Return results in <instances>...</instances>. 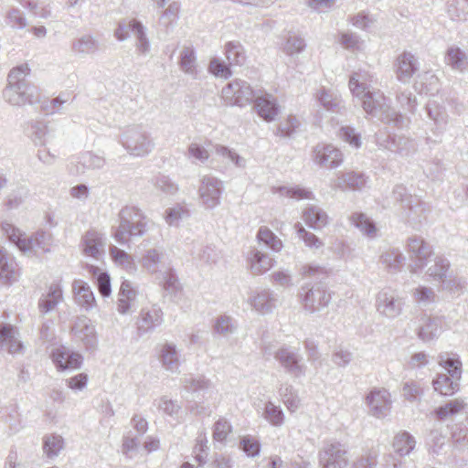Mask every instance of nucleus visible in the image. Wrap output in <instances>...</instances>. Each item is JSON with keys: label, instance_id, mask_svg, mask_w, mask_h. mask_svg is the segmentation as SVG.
Wrapping results in <instances>:
<instances>
[{"label": "nucleus", "instance_id": "nucleus-1", "mask_svg": "<svg viewBox=\"0 0 468 468\" xmlns=\"http://www.w3.org/2000/svg\"><path fill=\"white\" fill-rule=\"evenodd\" d=\"M362 102L364 111L372 116L378 117L382 122L397 128H402L409 122V119L396 112L387 103V97L380 90H365L359 96H355Z\"/></svg>", "mask_w": 468, "mask_h": 468}, {"label": "nucleus", "instance_id": "nucleus-2", "mask_svg": "<svg viewBox=\"0 0 468 468\" xmlns=\"http://www.w3.org/2000/svg\"><path fill=\"white\" fill-rule=\"evenodd\" d=\"M120 223L112 233L114 239L126 245L131 237H142L149 229L151 220L136 207H124L119 213Z\"/></svg>", "mask_w": 468, "mask_h": 468}, {"label": "nucleus", "instance_id": "nucleus-3", "mask_svg": "<svg viewBox=\"0 0 468 468\" xmlns=\"http://www.w3.org/2000/svg\"><path fill=\"white\" fill-rule=\"evenodd\" d=\"M119 143L130 155L134 157L149 155L155 146L151 133L143 124L127 126L120 135Z\"/></svg>", "mask_w": 468, "mask_h": 468}, {"label": "nucleus", "instance_id": "nucleus-4", "mask_svg": "<svg viewBox=\"0 0 468 468\" xmlns=\"http://www.w3.org/2000/svg\"><path fill=\"white\" fill-rule=\"evenodd\" d=\"M255 97L251 86L245 80L235 79L221 90L220 98L227 106L245 107L253 101Z\"/></svg>", "mask_w": 468, "mask_h": 468}, {"label": "nucleus", "instance_id": "nucleus-5", "mask_svg": "<svg viewBox=\"0 0 468 468\" xmlns=\"http://www.w3.org/2000/svg\"><path fill=\"white\" fill-rule=\"evenodd\" d=\"M299 300L306 313L315 314L328 306L332 296L330 292L320 284L305 285L301 288Z\"/></svg>", "mask_w": 468, "mask_h": 468}, {"label": "nucleus", "instance_id": "nucleus-6", "mask_svg": "<svg viewBox=\"0 0 468 468\" xmlns=\"http://www.w3.org/2000/svg\"><path fill=\"white\" fill-rule=\"evenodd\" d=\"M274 358L285 372L292 378H301L305 377L307 366L304 364L298 348L284 344L274 353Z\"/></svg>", "mask_w": 468, "mask_h": 468}, {"label": "nucleus", "instance_id": "nucleus-7", "mask_svg": "<svg viewBox=\"0 0 468 468\" xmlns=\"http://www.w3.org/2000/svg\"><path fill=\"white\" fill-rule=\"evenodd\" d=\"M224 182L212 175H205L199 180L197 195L200 204L206 209H214L221 203Z\"/></svg>", "mask_w": 468, "mask_h": 468}, {"label": "nucleus", "instance_id": "nucleus-8", "mask_svg": "<svg viewBox=\"0 0 468 468\" xmlns=\"http://www.w3.org/2000/svg\"><path fill=\"white\" fill-rule=\"evenodd\" d=\"M319 463L322 468H345L348 464L346 445L335 440L324 441L319 452Z\"/></svg>", "mask_w": 468, "mask_h": 468}, {"label": "nucleus", "instance_id": "nucleus-9", "mask_svg": "<svg viewBox=\"0 0 468 468\" xmlns=\"http://www.w3.org/2000/svg\"><path fill=\"white\" fill-rule=\"evenodd\" d=\"M407 246L412 261V263L409 265V271L412 274H418L427 266L428 259L432 254V249L420 237L409 238Z\"/></svg>", "mask_w": 468, "mask_h": 468}, {"label": "nucleus", "instance_id": "nucleus-10", "mask_svg": "<svg viewBox=\"0 0 468 468\" xmlns=\"http://www.w3.org/2000/svg\"><path fill=\"white\" fill-rule=\"evenodd\" d=\"M3 99L12 106L21 107L39 101L38 90L34 86H16L6 84L2 92Z\"/></svg>", "mask_w": 468, "mask_h": 468}, {"label": "nucleus", "instance_id": "nucleus-11", "mask_svg": "<svg viewBox=\"0 0 468 468\" xmlns=\"http://www.w3.org/2000/svg\"><path fill=\"white\" fill-rule=\"evenodd\" d=\"M376 309L380 315L394 319L402 313L403 302L395 291L386 288L377 294Z\"/></svg>", "mask_w": 468, "mask_h": 468}, {"label": "nucleus", "instance_id": "nucleus-12", "mask_svg": "<svg viewBox=\"0 0 468 468\" xmlns=\"http://www.w3.org/2000/svg\"><path fill=\"white\" fill-rule=\"evenodd\" d=\"M311 160L319 167L334 169L343 163L342 152L331 144H318L313 147Z\"/></svg>", "mask_w": 468, "mask_h": 468}, {"label": "nucleus", "instance_id": "nucleus-13", "mask_svg": "<svg viewBox=\"0 0 468 468\" xmlns=\"http://www.w3.org/2000/svg\"><path fill=\"white\" fill-rule=\"evenodd\" d=\"M107 237L94 229L87 230L81 238L80 248L83 255L100 261L105 254Z\"/></svg>", "mask_w": 468, "mask_h": 468}, {"label": "nucleus", "instance_id": "nucleus-14", "mask_svg": "<svg viewBox=\"0 0 468 468\" xmlns=\"http://www.w3.org/2000/svg\"><path fill=\"white\" fill-rule=\"evenodd\" d=\"M52 362L59 371L79 369L83 364V356L65 346L54 347L50 354Z\"/></svg>", "mask_w": 468, "mask_h": 468}, {"label": "nucleus", "instance_id": "nucleus-15", "mask_svg": "<svg viewBox=\"0 0 468 468\" xmlns=\"http://www.w3.org/2000/svg\"><path fill=\"white\" fill-rule=\"evenodd\" d=\"M72 331L74 335L82 343L86 350L95 351L98 347V335L95 324L86 316H81L75 322Z\"/></svg>", "mask_w": 468, "mask_h": 468}, {"label": "nucleus", "instance_id": "nucleus-16", "mask_svg": "<svg viewBox=\"0 0 468 468\" xmlns=\"http://www.w3.org/2000/svg\"><path fill=\"white\" fill-rule=\"evenodd\" d=\"M366 400L369 408V413L378 419L385 418L390 411L392 401L390 393L386 388L371 390Z\"/></svg>", "mask_w": 468, "mask_h": 468}, {"label": "nucleus", "instance_id": "nucleus-17", "mask_svg": "<svg viewBox=\"0 0 468 468\" xmlns=\"http://www.w3.org/2000/svg\"><path fill=\"white\" fill-rule=\"evenodd\" d=\"M420 63L417 57L411 52L404 51L399 55L394 62L396 78L401 83H410L411 78L419 70Z\"/></svg>", "mask_w": 468, "mask_h": 468}, {"label": "nucleus", "instance_id": "nucleus-18", "mask_svg": "<svg viewBox=\"0 0 468 468\" xmlns=\"http://www.w3.org/2000/svg\"><path fill=\"white\" fill-rule=\"evenodd\" d=\"M249 270L253 275H261L271 270L275 263L273 258L269 254L251 248L246 256Z\"/></svg>", "mask_w": 468, "mask_h": 468}, {"label": "nucleus", "instance_id": "nucleus-19", "mask_svg": "<svg viewBox=\"0 0 468 468\" xmlns=\"http://www.w3.org/2000/svg\"><path fill=\"white\" fill-rule=\"evenodd\" d=\"M367 183L366 177L362 173L354 171L339 172L336 178L332 181L331 187L335 190H360Z\"/></svg>", "mask_w": 468, "mask_h": 468}, {"label": "nucleus", "instance_id": "nucleus-20", "mask_svg": "<svg viewBox=\"0 0 468 468\" xmlns=\"http://www.w3.org/2000/svg\"><path fill=\"white\" fill-rule=\"evenodd\" d=\"M163 321V312L159 307L143 308L138 320V332L140 335L152 333Z\"/></svg>", "mask_w": 468, "mask_h": 468}, {"label": "nucleus", "instance_id": "nucleus-21", "mask_svg": "<svg viewBox=\"0 0 468 468\" xmlns=\"http://www.w3.org/2000/svg\"><path fill=\"white\" fill-rule=\"evenodd\" d=\"M254 109L258 115L267 122L275 121L280 113L277 100L271 94L256 97L254 100Z\"/></svg>", "mask_w": 468, "mask_h": 468}, {"label": "nucleus", "instance_id": "nucleus-22", "mask_svg": "<svg viewBox=\"0 0 468 468\" xmlns=\"http://www.w3.org/2000/svg\"><path fill=\"white\" fill-rule=\"evenodd\" d=\"M159 361L165 370L170 373H179L181 354L174 343H165L159 350Z\"/></svg>", "mask_w": 468, "mask_h": 468}, {"label": "nucleus", "instance_id": "nucleus-23", "mask_svg": "<svg viewBox=\"0 0 468 468\" xmlns=\"http://www.w3.org/2000/svg\"><path fill=\"white\" fill-rule=\"evenodd\" d=\"M249 302L254 310L262 314L271 313L277 305L275 293L267 289L252 292Z\"/></svg>", "mask_w": 468, "mask_h": 468}, {"label": "nucleus", "instance_id": "nucleus-24", "mask_svg": "<svg viewBox=\"0 0 468 468\" xmlns=\"http://www.w3.org/2000/svg\"><path fill=\"white\" fill-rule=\"evenodd\" d=\"M304 223L314 230H322L330 222L328 214L317 205H308L302 212Z\"/></svg>", "mask_w": 468, "mask_h": 468}, {"label": "nucleus", "instance_id": "nucleus-25", "mask_svg": "<svg viewBox=\"0 0 468 468\" xmlns=\"http://www.w3.org/2000/svg\"><path fill=\"white\" fill-rule=\"evenodd\" d=\"M99 49V40L90 34L78 36L72 39L70 44L71 52L79 58L94 55Z\"/></svg>", "mask_w": 468, "mask_h": 468}, {"label": "nucleus", "instance_id": "nucleus-26", "mask_svg": "<svg viewBox=\"0 0 468 468\" xmlns=\"http://www.w3.org/2000/svg\"><path fill=\"white\" fill-rule=\"evenodd\" d=\"M5 349L12 355L20 353L23 349L17 329L11 324L0 325V350Z\"/></svg>", "mask_w": 468, "mask_h": 468}, {"label": "nucleus", "instance_id": "nucleus-27", "mask_svg": "<svg viewBox=\"0 0 468 468\" xmlns=\"http://www.w3.org/2000/svg\"><path fill=\"white\" fill-rule=\"evenodd\" d=\"M137 290L132 282L125 280L122 282L117 299V311L121 314H128L133 312L135 305Z\"/></svg>", "mask_w": 468, "mask_h": 468}, {"label": "nucleus", "instance_id": "nucleus-28", "mask_svg": "<svg viewBox=\"0 0 468 468\" xmlns=\"http://www.w3.org/2000/svg\"><path fill=\"white\" fill-rule=\"evenodd\" d=\"M405 256L398 248H388L379 256V264L388 273L394 274L401 271L405 263Z\"/></svg>", "mask_w": 468, "mask_h": 468}, {"label": "nucleus", "instance_id": "nucleus-29", "mask_svg": "<svg viewBox=\"0 0 468 468\" xmlns=\"http://www.w3.org/2000/svg\"><path fill=\"white\" fill-rule=\"evenodd\" d=\"M180 69L192 79L197 80L200 75V68L197 61L196 51L191 47H184L179 55Z\"/></svg>", "mask_w": 468, "mask_h": 468}, {"label": "nucleus", "instance_id": "nucleus-30", "mask_svg": "<svg viewBox=\"0 0 468 468\" xmlns=\"http://www.w3.org/2000/svg\"><path fill=\"white\" fill-rule=\"evenodd\" d=\"M3 229L21 251L28 254L36 253L33 235L22 233L9 223L3 224Z\"/></svg>", "mask_w": 468, "mask_h": 468}, {"label": "nucleus", "instance_id": "nucleus-31", "mask_svg": "<svg viewBox=\"0 0 468 468\" xmlns=\"http://www.w3.org/2000/svg\"><path fill=\"white\" fill-rule=\"evenodd\" d=\"M72 290L77 303L85 310H90L95 305V297L90 285L82 280H75Z\"/></svg>", "mask_w": 468, "mask_h": 468}, {"label": "nucleus", "instance_id": "nucleus-32", "mask_svg": "<svg viewBox=\"0 0 468 468\" xmlns=\"http://www.w3.org/2000/svg\"><path fill=\"white\" fill-rule=\"evenodd\" d=\"M350 223L365 237L374 239L378 237V228L375 222L365 213L354 212L349 217Z\"/></svg>", "mask_w": 468, "mask_h": 468}, {"label": "nucleus", "instance_id": "nucleus-33", "mask_svg": "<svg viewBox=\"0 0 468 468\" xmlns=\"http://www.w3.org/2000/svg\"><path fill=\"white\" fill-rule=\"evenodd\" d=\"M180 5L177 2L171 3L163 12L157 23V33L159 36L167 35L176 23Z\"/></svg>", "mask_w": 468, "mask_h": 468}, {"label": "nucleus", "instance_id": "nucleus-34", "mask_svg": "<svg viewBox=\"0 0 468 468\" xmlns=\"http://www.w3.org/2000/svg\"><path fill=\"white\" fill-rule=\"evenodd\" d=\"M445 62L453 70L468 71V50L454 46L449 48L445 55Z\"/></svg>", "mask_w": 468, "mask_h": 468}, {"label": "nucleus", "instance_id": "nucleus-35", "mask_svg": "<svg viewBox=\"0 0 468 468\" xmlns=\"http://www.w3.org/2000/svg\"><path fill=\"white\" fill-rule=\"evenodd\" d=\"M408 203L403 208L409 220L420 222L426 218V214L430 211L429 206L420 200L417 196L407 197Z\"/></svg>", "mask_w": 468, "mask_h": 468}, {"label": "nucleus", "instance_id": "nucleus-36", "mask_svg": "<svg viewBox=\"0 0 468 468\" xmlns=\"http://www.w3.org/2000/svg\"><path fill=\"white\" fill-rule=\"evenodd\" d=\"M63 300V292L59 284L52 283L47 294L43 295L38 302V308L41 313L47 314L53 311Z\"/></svg>", "mask_w": 468, "mask_h": 468}, {"label": "nucleus", "instance_id": "nucleus-37", "mask_svg": "<svg viewBox=\"0 0 468 468\" xmlns=\"http://www.w3.org/2000/svg\"><path fill=\"white\" fill-rule=\"evenodd\" d=\"M461 378H454L450 375L438 374L432 380V386L436 392L442 396H452L459 390Z\"/></svg>", "mask_w": 468, "mask_h": 468}, {"label": "nucleus", "instance_id": "nucleus-38", "mask_svg": "<svg viewBox=\"0 0 468 468\" xmlns=\"http://www.w3.org/2000/svg\"><path fill=\"white\" fill-rule=\"evenodd\" d=\"M282 51L289 57H296L306 48L304 39L295 33L289 32L280 44Z\"/></svg>", "mask_w": 468, "mask_h": 468}, {"label": "nucleus", "instance_id": "nucleus-39", "mask_svg": "<svg viewBox=\"0 0 468 468\" xmlns=\"http://www.w3.org/2000/svg\"><path fill=\"white\" fill-rule=\"evenodd\" d=\"M426 112L435 125V133L445 130L448 122V114L446 110L439 105L435 101H430L426 105Z\"/></svg>", "mask_w": 468, "mask_h": 468}, {"label": "nucleus", "instance_id": "nucleus-40", "mask_svg": "<svg viewBox=\"0 0 468 468\" xmlns=\"http://www.w3.org/2000/svg\"><path fill=\"white\" fill-rule=\"evenodd\" d=\"M314 97L317 102L326 111L338 112L343 108L340 96L324 88L319 89Z\"/></svg>", "mask_w": 468, "mask_h": 468}, {"label": "nucleus", "instance_id": "nucleus-41", "mask_svg": "<svg viewBox=\"0 0 468 468\" xmlns=\"http://www.w3.org/2000/svg\"><path fill=\"white\" fill-rule=\"evenodd\" d=\"M452 271L450 261L443 255H436L426 271V274L435 282L444 279Z\"/></svg>", "mask_w": 468, "mask_h": 468}, {"label": "nucleus", "instance_id": "nucleus-42", "mask_svg": "<svg viewBox=\"0 0 468 468\" xmlns=\"http://www.w3.org/2000/svg\"><path fill=\"white\" fill-rule=\"evenodd\" d=\"M16 263L6 250H0V281L3 282H13L16 279Z\"/></svg>", "mask_w": 468, "mask_h": 468}, {"label": "nucleus", "instance_id": "nucleus-43", "mask_svg": "<svg viewBox=\"0 0 468 468\" xmlns=\"http://www.w3.org/2000/svg\"><path fill=\"white\" fill-rule=\"evenodd\" d=\"M412 299L420 307H429L438 302L439 296L432 287L418 285L412 290Z\"/></svg>", "mask_w": 468, "mask_h": 468}, {"label": "nucleus", "instance_id": "nucleus-44", "mask_svg": "<svg viewBox=\"0 0 468 468\" xmlns=\"http://www.w3.org/2000/svg\"><path fill=\"white\" fill-rule=\"evenodd\" d=\"M109 252L115 265L129 273H133L136 271V264L132 255L114 245L110 247Z\"/></svg>", "mask_w": 468, "mask_h": 468}, {"label": "nucleus", "instance_id": "nucleus-45", "mask_svg": "<svg viewBox=\"0 0 468 468\" xmlns=\"http://www.w3.org/2000/svg\"><path fill=\"white\" fill-rule=\"evenodd\" d=\"M374 76L366 70L354 72L349 79L348 86L353 96H359L365 90L369 89L368 82L373 81Z\"/></svg>", "mask_w": 468, "mask_h": 468}, {"label": "nucleus", "instance_id": "nucleus-46", "mask_svg": "<svg viewBox=\"0 0 468 468\" xmlns=\"http://www.w3.org/2000/svg\"><path fill=\"white\" fill-rule=\"evenodd\" d=\"M105 165L106 159L103 156L96 154L92 152H85L79 156L77 172L84 173L87 169H101Z\"/></svg>", "mask_w": 468, "mask_h": 468}, {"label": "nucleus", "instance_id": "nucleus-47", "mask_svg": "<svg viewBox=\"0 0 468 468\" xmlns=\"http://www.w3.org/2000/svg\"><path fill=\"white\" fill-rule=\"evenodd\" d=\"M416 446L415 438L408 431L398 432L393 439V448L400 456L409 455Z\"/></svg>", "mask_w": 468, "mask_h": 468}, {"label": "nucleus", "instance_id": "nucleus-48", "mask_svg": "<svg viewBox=\"0 0 468 468\" xmlns=\"http://www.w3.org/2000/svg\"><path fill=\"white\" fill-rule=\"evenodd\" d=\"M441 324V322L439 318H422V323L418 331L419 337L424 342L431 341L439 335Z\"/></svg>", "mask_w": 468, "mask_h": 468}, {"label": "nucleus", "instance_id": "nucleus-49", "mask_svg": "<svg viewBox=\"0 0 468 468\" xmlns=\"http://www.w3.org/2000/svg\"><path fill=\"white\" fill-rule=\"evenodd\" d=\"M438 363L448 372V375L454 378H461L462 362L457 355L441 353L438 356Z\"/></svg>", "mask_w": 468, "mask_h": 468}, {"label": "nucleus", "instance_id": "nucleus-50", "mask_svg": "<svg viewBox=\"0 0 468 468\" xmlns=\"http://www.w3.org/2000/svg\"><path fill=\"white\" fill-rule=\"evenodd\" d=\"M256 239L259 243L265 245L273 252H280L283 248L282 239L266 226L259 229Z\"/></svg>", "mask_w": 468, "mask_h": 468}, {"label": "nucleus", "instance_id": "nucleus-51", "mask_svg": "<svg viewBox=\"0 0 468 468\" xmlns=\"http://www.w3.org/2000/svg\"><path fill=\"white\" fill-rule=\"evenodd\" d=\"M225 56L229 65L234 66H242L247 58L245 48L239 41L226 43Z\"/></svg>", "mask_w": 468, "mask_h": 468}, {"label": "nucleus", "instance_id": "nucleus-52", "mask_svg": "<svg viewBox=\"0 0 468 468\" xmlns=\"http://www.w3.org/2000/svg\"><path fill=\"white\" fill-rule=\"evenodd\" d=\"M271 193L279 194L282 197H287L296 200L314 199L313 192L300 186H272Z\"/></svg>", "mask_w": 468, "mask_h": 468}, {"label": "nucleus", "instance_id": "nucleus-53", "mask_svg": "<svg viewBox=\"0 0 468 468\" xmlns=\"http://www.w3.org/2000/svg\"><path fill=\"white\" fill-rule=\"evenodd\" d=\"M278 392L289 411L295 412L299 409L301 399L292 385L287 383L281 385Z\"/></svg>", "mask_w": 468, "mask_h": 468}, {"label": "nucleus", "instance_id": "nucleus-54", "mask_svg": "<svg viewBox=\"0 0 468 468\" xmlns=\"http://www.w3.org/2000/svg\"><path fill=\"white\" fill-rule=\"evenodd\" d=\"M163 252L157 249H149L142 257L141 263L144 269L152 274L157 275L159 271V265L162 262Z\"/></svg>", "mask_w": 468, "mask_h": 468}, {"label": "nucleus", "instance_id": "nucleus-55", "mask_svg": "<svg viewBox=\"0 0 468 468\" xmlns=\"http://www.w3.org/2000/svg\"><path fill=\"white\" fill-rule=\"evenodd\" d=\"M466 406L467 403L464 399L457 398L436 409L435 413L438 419L445 420L462 412Z\"/></svg>", "mask_w": 468, "mask_h": 468}, {"label": "nucleus", "instance_id": "nucleus-56", "mask_svg": "<svg viewBox=\"0 0 468 468\" xmlns=\"http://www.w3.org/2000/svg\"><path fill=\"white\" fill-rule=\"evenodd\" d=\"M64 448V440L60 435L49 434L43 438V452L48 458L57 457Z\"/></svg>", "mask_w": 468, "mask_h": 468}, {"label": "nucleus", "instance_id": "nucleus-57", "mask_svg": "<svg viewBox=\"0 0 468 468\" xmlns=\"http://www.w3.org/2000/svg\"><path fill=\"white\" fill-rule=\"evenodd\" d=\"M28 135L36 145H45L51 137L48 127L42 122H32Z\"/></svg>", "mask_w": 468, "mask_h": 468}, {"label": "nucleus", "instance_id": "nucleus-58", "mask_svg": "<svg viewBox=\"0 0 468 468\" xmlns=\"http://www.w3.org/2000/svg\"><path fill=\"white\" fill-rule=\"evenodd\" d=\"M133 36L136 38V50L141 55H146L150 50V42L146 36V28L138 20L133 22Z\"/></svg>", "mask_w": 468, "mask_h": 468}, {"label": "nucleus", "instance_id": "nucleus-59", "mask_svg": "<svg viewBox=\"0 0 468 468\" xmlns=\"http://www.w3.org/2000/svg\"><path fill=\"white\" fill-rule=\"evenodd\" d=\"M262 417L275 427H280L284 422V413L282 408L271 401L265 403Z\"/></svg>", "mask_w": 468, "mask_h": 468}, {"label": "nucleus", "instance_id": "nucleus-60", "mask_svg": "<svg viewBox=\"0 0 468 468\" xmlns=\"http://www.w3.org/2000/svg\"><path fill=\"white\" fill-rule=\"evenodd\" d=\"M30 74V68L27 64H21L16 67H14L10 69L8 75H7V83L11 85H16V86H32L29 84L26 78Z\"/></svg>", "mask_w": 468, "mask_h": 468}, {"label": "nucleus", "instance_id": "nucleus-61", "mask_svg": "<svg viewBox=\"0 0 468 468\" xmlns=\"http://www.w3.org/2000/svg\"><path fill=\"white\" fill-rule=\"evenodd\" d=\"M155 405L158 410L163 414L172 418L173 420L178 419L181 411V405L177 400H173L164 396L156 400Z\"/></svg>", "mask_w": 468, "mask_h": 468}, {"label": "nucleus", "instance_id": "nucleus-62", "mask_svg": "<svg viewBox=\"0 0 468 468\" xmlns=\"http://www.w3.org/2000/svg\"><path fill=\"white\" fill-rule=\"evenodd\" d=\"M154 188L166 196H174L178 190V185L169 176L158 175L153 179Z\"/></svg>", "mask_w": 468, "mask_h": 468}, {"label": "nucleus", "instance_id": "nucleus-63", "mask_svg": "<svg viewBox=\"0 0 468 468\" xmlns=\"http://www.w3.org/2000/svg\"><path fill=\"white\" fill-rule=\"evenodd\" d=\"M299 238L303 241L306 247L313 250H320L324 247L323 240L313 232L306 230L301 223L294 226Z\"/></svg>", "mask_w": 468, "mask_h": 468}, {"label": "nucleus", "instance_id": "nucleus-64", "mask_svg": "<svg viewBox=\"0 0 468 468\" xmlns=\"http://www.w3.org/2000/svg\"><path fill=\"white\" fill-rule=\"evenodd\" d=\"M216 154L223 160L232 163L238 168H245L247 165L246 159L240 156L237 152L224 145H217L215 147Z\"/></svg>", "mask_w": 468, "mask_h": 468}]
</instances>
